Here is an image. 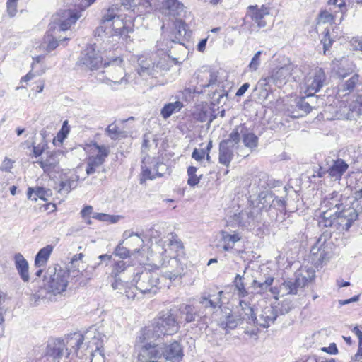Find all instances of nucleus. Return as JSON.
Masks as SVG:
<instances>
[{
  "instance_id": "62",
  "label": "nucleus",
  "mask_w": 362,
  "mask_h": 362,
  "mask_svg": "<svg viewBox=\"0 0 362 362\" xmlns=\"http://www.w3.org/2000/svg\"><path fill=\"white\" fill-rule=\"evenodd\" d=\"M33 69L29 71L25 76L21 78V82H28L32 80L35 76H40L45 72V69H42L41 71H36V73L33 72Z\"/></svg>"
},
{
  "instance_id": "40",
  "label": "nucleus",
  "mask_w": 362,
  "mask_h": 362,
  "mask_svg": "<svg viewBox=\"0 0 362 362\" xmlns=\"http://www.w3.org/2000/svg\"><path fill=\"white\" fill-rule=\"evenodd\" d=\"M123 235L126 238H129V241L127 243L128 245H129L130 247H137L132 250V254L134 255L139 252L140 247H142L144 245L143 239L137 234L129 231H125Z\"/></svg>"
},
{
  "instance_id": "38",
  "label": "nucleus",
  "mask_w": 362,
  "mask_h": 362,
  "mask_svg": "<svg viewBox=\"0 0 362 362\" xmlns=\"http://www.w3.org/2000/svg\"><path fill=\"white\" fill-rule=\"evenodd\" d=\"M218 325L224 329H233L238 326V320L232 315L230 310L226 309L224 312L223 319H221Z\"/></svg>"
},
{
  "instance_id": "24",
  "label": "nucleus",
  "mask_w": 362,
  "mask_h": 362,
  "mask_svg": "<svg viewBox=\"0 0 362 362\" xmlns=\"http://www.w3.org/2000/svg\"><path fill=\"white\" fill-rule=\"evenodd\" d=\"M162 334L158 332V329L154 323L141 330L137 337V344H145L151 343V345L158 346L157 341L161 337Z\"/></svg>"
},
{
  "instance_id": "51",
  "label": "nucleus",
  "mask_w": 362,
  "mask_h": 362,
  "mask_svg": "<svg viewBox=\"0 0 362 362\" xmlns=\"http://www.w3.org/2000/svg\"><path fill=\"white\" fill-rule=\"evenodd\" d=\"M93 218L100 221L115 223L119 220L120 216H112L105 213H94L93 214Z\"/></svg>"
},
{
  "instance_id": "58",
  "label": "nucleus",
  "mask_w": 362,
  "mask_h": 362,
  "mask_svg": "<svg viewBox=\"0 0 362 362\" xmlns=\"http://www.w3.org/2000/svg\"><path fill=\"white\" fill-rule=\"evenodd\" d=\"M203 76L202 77H205L206 78H209L207 83H203L200 82V86L203 88H207L210 86L214 84L216 81V76H215L214 74L208 71H205L202 73Z\"/></svg>"
},
{
  "instance_id": "18",
  "label": "nucleus",
  "mask_w": 362,
  "mask_h": 362,
  "mask_svg": "<svg viewBox=\"0 0 362 362\" xmlns=\"http://www.w3.org/2000/svg\"><path fill=\"white\" fill-rule=\"evenodd\" d=\"M270 8L265 6H249L247 9L245 20L250 18L258 28H264L267 25V17L269 15Z\"/></svg>"
},
{
  "instance_id": "7",
  "label": "nucleus",
  "mask_w": 362,
  "mask_h": 362,
  "mask_svg": "<svg viewBox=\"0 0 362 362\" xmlns=\"http://www.w3.org/2000/svg\"><path fill=\"white\" fill-rule=\"evenodd\" d=\"M132 281L136 285V289L144 294H155L162 287L158 274L146 269L137 272Z\"/></svg>"
},
{
  "instance_id": "1",
  "label": "nucleus",
  "mask_w": 362,
  "mask_h": 362,
  "mask_svg": "<svg viewBox=\"0 0 362 362\" xmlns=\"http://www.w3.org/2000/svg\"><path fill=\"white\" fill-rule=\"evenodd\" d=\"M356 190L355 196L347 193L333 192L327 195L320 204V224L325 227H334L339 232L348 231L358 219L361 210L359 199H362V188Z\"/></svg>"
},
{
  "instance_id": "10",
  "label": "nucleus",
  "mask_w": 362,
  "mask_h": 362,
  "mask_svg": "<svg viewBox=\"0 0 362 362\" xmlns=\"http://www.w3.org/2000/svg\"><path fill=\"white\" fill-rule=\"evenodd\" d=\"M141 170L140 183H144L147 180L163 176L168 171V166L155 158L146 156L142 160Z\"/></svg>"
},
{
  "instance_id": "44",
  "label": "nucleus",
  "mask_w": 362,
  "mask_h": 362,
  "mask_svg": "<svg viewBox=\"0 0 362 362\" xmlns=\"http://www.w3.org/2000/svg\"><path fill=\"white\" fill-rule=\"evenodd\" d=\"M243 127H237L229 135V138L228 139L223 140V141H228V146H230L233 148L235 147L240 140V134H244Z\"/></svg>"
},
{
  "instance_id": "2",
  "label": "nucleus",
  "mask_w": 362,
  "mask_h": 362,
  "mask_svg": "<svg viewBox=\"0 0 362 362\" xmlns=\"http://www.w3.org/2000/svg\"><path fill=\"white\" fill-rule=\"evenodd\" d=\"M122 5L137 16L150 13L153 8L168 18H176L185 10L179 0H122Z\"/></svg>"
},
{
  "instance_id": "15",
  "label": "nucleus",
  "mask_w": 362,
  "mask_h": 362,
  "mask_svg": "<svg viewBox=\"0 0 362 362\" xmlns=\"http://www.w3.org/2000/svg\"><path fill=\"white\" fill-rule=\"evenodd\" d=\"M90 151L95 155L90 156L87 158L86 172L88 175L93 174L97 168L103 164L109 153L108 148L106 146H99L97 144L90 146Z\"/></svg>"
},
{
  "instance_id": "64",
  "label": "nucleus",
  "mask_w": 362,
  "mask_h": 362,
  "mask_svg": "<svg viewBox=\"0 0 362 362\" xmlns=\"http://www.w3.org/2000/svg\"><path fill=\"white\" fill-rule=\"evenodd\" d=\"M350 45L354 50L362 51V37H353L350 40Z\"/></svg>"
},
{
  "instance_id": "8",
  "label": "nucleus",
  "mask_w": 362,
  "mask_h": 362,
  "mask_svg": "<svg viewBox=\"0 0 362 362\" xmlns=\"http://www.w3.org/2000/svg\"><path fill=\"white\" fill-rule=\"evenodd\" d=\"M158 54H142L138 58V74L141 76H153L168 69L166 56L157 61Z\"/></svg>"
},
{
  "instance_id": "48",
  "label": "nucleus",
  "mask_w": 362,
  "mask_h": 362,
  "mask_svg": "<svg viewBox=\"0 0 362 362\" xmlns=\"http://www.w3.org/2000/svg\"><path fill=\"white\" fill-rule=\"evenodd\" d=\"M197 168L194 166H190L187 169L188 180L187 183L189 185L193 187L197 185L202 176V175H197Z\"/></svg>"
},
{
  "instance_id": "27",
  "label": "nucleus",
  "mask_w": 362,
  "mask_h": 362,
  "mask_svg": "<svg viewBox=\"0 0 362 362\" xmlns=\"http://www.w3.org/2000/svg\"><path fill=\"white\" fill-rule=\"evenodd\" d=\"M277 317V312L272 305H266L261 310L258 318L256 319V324L262 327H268L274 323Z\"/></svg>"
},
{
  "instance_id": "36",
  "label": "nucleus",
  "mask_w": 362,
  "mask_h": 362,
  "mask_svg": "<svg viewBox=\"0 0 362 362\" xmlns=\"http://www.w3.org/2000/svg\"><path fill=\"white\" fill-rule=\"evenodd\" d=\"M270 291L274 295L276 300L278 299V296L284 295H296V291L293 287L291 281H285L281 286L278 287H271Z\"/></svg>"
},
{
  "instance_id": "57",
  "label": "nucleus",
  "mask_w": 362,
  "mask_h": 362,
  "mask_svg": "<svg viewBox=\"0 0 362 362\" xmlns=\"http://www.w3.org/2000/svg\"><path fill=\"white\" fill-rule=\"evenodd\" d=\"M113 279V281L111 282V286L114 290H118L122 291L125 288L126 281L125 280H122L120 276H117V277H112Z\"/></svg>"
},
{
  "instance_id": "31",
  "label": "nucleus",
  "mask_w": 362,
  "mask_h": 362,
  "mask_svg": "<svg viewBox=\"0 0 362 362\" xmlns=\"http://www.w3.org/2000/svg\"><path fill=\"white\" fill-rule=\"evenodd\" d=\"M343 112L350 120L356 119L357 117L362 115V95L358 96L347 107H344Z\"/></svg>"
},
{
  "instance_id": "55",
  "label": "nucleus",
  "mask_w": 362,
  "mask_h": 362,
  "mask_svg": "<svg viewBox=\"0 0 362 362\" xmlns=\"http://www.w3.org/2000/svg\"><path fill=\"white\" fill-rule=\"evenodd\" d=\"M319 255H317L316 259L317 262L322 263L324 261L327 260L330 257V250L328 245L326 244L325 240L324 239L323 246L321 247Z\"/></svg>"
},
{
  "instance_id": "39",
  "label": "nucleus",
  "mask_w": 362,
  "mask_h": 362,
  "mask_svg": "<svg viewBox=\"0 0 362 362\" xmlns=\"http://www.w3.org/2000/svg\"><path fill=\"white\" fill-rule=\"evenodd\" d=\"M182 107L183 104L179 100L167 103L160 110V115L163 119H166L173 114L180 112Z\"/></svg>"
},
{
  "instance_id": "22",
  "label": "nucleus",
  "mask_w": 362,
  "mask_h": 362,
  "mask_svg": "<svg viewBox=\"0 0 362 362\" xmlns=\"http://www.w3.org/2000/svg\"><path fill=\"white\" fill-rule=\"evenodd\" d=\"M140 347L137 362H157L162 354L158 346L151 345V343L138 344Z\"/></svg>"
},
{
  "instance_id": "49",
  "label": "nucleus",
  "mask_w": 362,
  "mask_h": 362,
  "mask_svg": "<svg viewBox=\"0 0 362 362\" xmlns=\"http://www.w3.org/2000/svg\"><path fill=\"white\" fill-rule=\"evenodd\" d=\"M126 271H129V268H127L125 262L123 260L116 262L112 266L110 277L120 276V274L123 272L124 273Z\"/></svg>"
},
{
  "instance_id": "16",
  "label": "nucleus",
  "mask_w": 362,
  "mask_h": 362,
  "mask_svg": "<svg viewBox=\"0 0 362 362\" xmlns=\"http://www.w3.org/2000/svg\"><path fill=\"white\" fill-rule=\"evenodd\" d=\"M329 10L320 11L318 21L322 23H332L338 13L344 14L346 10L345 0H329Z\"/></svg>"
},
{
  "instance_id": "60",
  "label": "nucleus",
  "mask_w": 362,
  "mask_h": 362,
  "mask_svg": "<svg viewBox=\"0 0 362 362\" xmlns=\"http://www.w3.org/2000/svg\"><path fill=\"white\" fill-rule=\"evenodd\" d=\"M47 147V144L45 141L39 144L37 146H33V153L35 157H41Z\"/></svg>"
},
{
  "instance_id": "45",
  "label": "nucleus",
  "mask_w": 362,
  "mask_h": 362,
  "mask_svg": "<svg viewBox=\"0 0 362 362\" xmlns=\"http://www.w3.org/2000/svg\"><path fill=\"white\" fill-rule=\"evenodd\" d=\"M105 132L107 136H110L112 139H117L123 135L124 136H126L125 132H122L118 125L115 123H112L108 125Z\"/></svg>"
},
{
  "instance_id": "6",
  "label": "nucleus",
  "mask_w": 362,
  "mask_h": 362,
  "mask_svg": "<svg viewBox=\"0 0 362 362\" xmlns=\"http://www.w3.org/2000/svg\"><path fill=\"white\" fill-rule=\"evenodd\" d=\"M105 336L97 331L95 328H90L85 335L75 333L67 341V346L71 347L78 357H82L79 354V349L83 347L84 340H86V351L89 354L93 351H99L103 346Z\"/></svg>"
},
{
  "instance_id": "26",
  "label": "nucleus",
  "mask_w": 362,
  "mask_h": 362,
  "mask_svg": "<svg viewBox=\"0 0 362 362\" xmlns=\"http://www.w3.org/2000/svg\"><path fill=\"white\" fill-rule=\"evenodd\" d=\"M83 255L82 253L76 254L73 256L71 262L67 266V269H65L67 274V279L69 278L75 279L79 277L83 274L84 264L82 262Z\"/></svg>"
},
{
  "instance_id": "25",
  "label": "nucleus",
  "mask_w": 362,
  "mask_h": 362,
  "mask_svg": "<svg viewBox=\"0 0 362 362\" xmlns=\"http://www.w3.org/2000/svg\"><path fill=\"white\" fill-rule=\"evenodd\" d=\"M81 62L90 70L98 69L103 65V59L96 50L90 47L87 48L85 54L81 57Z\"/></svg>"
},
{
  "instance_id": "11",
  "label": "nucleus",
  "mask_w": 362,
  "mask_h": 362,
  "mask_svg": "<svg viewBox=\"0 0 362 362\" xmlns=\"http://www.w3.org/2000/svg\"><path fill=\"white\" fill-rule=\"evenodd\" d=\"M326 74L322 68H315L304 78L301 85L307 97H313L326 83Z\"/></svg>"
},
{
  "instance_id": "5",
  "label": "nucleus",
  "mask_w": 362,
  "mask_h": 362,
  "mask_svg": "<svg viewBox=\"0 0 362 362\" xmlns=\"http://www.w3.org/2000/svg\"><path fill=\"white\" fill-rule=\"evenodd\" d=\"M183 248L181 240L178 238L177 235L175 233L169 234L168 238V243L163 245L162 252L160 253V260H159L156 266L168 267H175L174 269L168 271L165 275L161 277V279H169L170 281H175L179 277L182 272V268L178 259L175 257V255L182 250Z\"/></svg>"
},
{
  "instance_id": "12",
  "label": "nucleus",
  "mask_w": 362,
  "mask_h": 362,
  "mask_svg": "<svg viewBox=\"0 0 362 362\" xmlns=\"http://www.w3.org/2000/svg\"><path fill=\"white\" fill-rule=\"evenodd\" d=\"M67 274L64 269L54 268L53 274L45 279V286L48 292L57 295L65 291L69 282Z\"/></svg>"
},
{
  "instance_id": "17",
  "label": "nucleus",
  "mask_w": 362,
  "mask_h": 362,
  "mask_svg": "<svg viewBox=\"0 0 362 362\" xmlns=\"http://www.w3.org/2000/svg\"><path fill=\"white\" fill-rule=\"evenodd\" d=\"M68 348L62 340L55 339L49 341L46 348V356L53 362H61L63 358H69L71 352H68Z\"/></svg>"
},
{
  "instance_id": "41",
  "label": "nucleus",
  "mask_w": 362,
  "mask_h": 362,
  "mask_svg": "<svg viewBox=\"0 0 362 362\" xmlns=\"http://www.w3.org/2000/svg\"><path fill=\"white\" fill-rule=\"evenodd\" d=\"M359 83V76L358 74L353 75L349 80L341 83L338 88V92L343 95H346L354 90V88Z\"/></svg>"
},
{
  "instance_id": "47",
  "label": "nucleus",
  "mask_w": 362,
  "mask_h": 362,
  "mask_svg": "<svg viewBox=\"0 0 362 362\" xmlns=\"http://www.w3.org/2000/svg\"><path fill=\"white\" fill-rule=\"evenodd\" d=\"M6 295L0 292V337L3 335L4 331V315L6 313L7 307L4 305Z\"/></svg>"
},
{
  "instance_id": "61",
  "label": "nucleus",
  "mask_w": 362,
  "mask_h": 362,
  "mask_svg": "<svg viewBox=\"0 0 362 362\" xmlns=\"http://www.w3.org/2000/svg\"><path fill=\"white\" fill-rule=\"evenodd\" d=\"M323 242L324 240L322 238H319L315 244L310 249V253L315 259L317 255H319L320 250H322L321 247L323 246Z\"/></svg>"
},
{
  "instance_id": "46",
  "label": "nucleus",
  "mask_w": 362,
  "mask_h": 362,
  "mask_svg": "<svg viewBox=\"0 0 362 362\" xmlns=\"http://www.w3.org/2000/svg\"><path fill=\"white\" fill-rule=\"evenodd\" d=\"M243 141L244 145L251 150L255 149L258 145V137L253 133L243 134Z\"/></svg>"
},
{
  "instance_id": "19",
  "label": "nucleus",
  "mask_w": 362,
  "mask_h": 362,
  "mask_svg": "<svg viewBox=\"0 0 362 362\" xmlns=\"http://www.w3.org/2000/svg\"><path fill=\"white\" fill-rule=\"evenodd\" d=\"M223 293V291L204 292L199 298V304L202 308L209 309L210 312L214 313L222 305L221 298Z\"/></svg>"
},
{
  "instance_id": "42",
  "label": "nucleus",
  "mask_w": 362,
  "mask_h": 362,
  "mask_svg": "<svg viewBox=\"0 0 362 362\" xmlns=\"http://www.w3.org/2000/svg\"><path fill=\"white\" fill-rule=\"evenodd\" d=\"M274 281V278L267 277L264 281L253 280L251 286L257 293H262L271 286Z\"/></svg>"
},
{
  "instance_id": "32",
  "label": "nucleus",
  "mask_w": 362,
  "mask_h": 362,
  "mask_svg": "<svg viewBox=\"0 0 362 362\" xmlns=\"http://www.w3.org/2000/svg\"><path fill=\"white\" fill-rule=\"evenodd\" d=\"M15 267L24 282H28L30 280V275L28 272V263L21 253H17L14 256Z\"/></svg>"
},
{
  "instance_id": "30",
  "label": "nucleus",
  "mask_w": 362,
  "mask_h": 362,
  "mask_svg": "<svg viewBox=\"0 0 362 362\" xmlns=\"http://www.w3.org/2000/svg\"><path fill=\"white\" fill-rule=\"evenodd\" d=\"M228 141H221L219 144L218 161L221 164L228 167L233 158L235 148L228 146Z\"/></svg>"
},
{
  "instance_id": "35",
  "label": "nucleus",
  "mask_w": 362,
  "mask_h": 362,
  "mask_svg": "<svg viewBox=\"0 0 362 362\" xmlns=\"http://www.w3.org/2000/svg\"><path fill=\"white\" fill-rule=\"evenodd\" d=\"M176 33H175L174 37H173L170 40H167L166 45H168V43H177L180 45H182V37L186 34V29H185V25L182 22H177L176 25ZM161 42H158V47L163 52L167 51L168 49V46H167L166 48L163 47L162 45H160Z\"/></svg>"
},
{
  "instance_id": "3",
  "label": "nucleus",
  "mask_w": 362,
  "mask_h": 362,
  "mask_svg": "<svg viewBox=\"0 0 362 362\" xmlns=\"http://www.w3.org/2000/svg\"><path fill=\"white\" fill-rule=\"evenodd\" d=\"M80 17V13L70 9L60 11L52 16L49 30L44 37L42 44V46H45L46 52L53 51L59 45V41L66 40V37L62 38L59 33L61 31L69 30Z\"/></svg>"
},
{
  "instance_id": "34",
  "label": "nucleus",
  "mask_w": 362,
  "mask_h": 362,
  "mask_svg": "<svg viewBox=\"0 0 362 362\" xmlns=\"http://www.w3.org/2000/svg\"><path fill=\"white\" fill-rule=\"evenodd\" d=\"M51 196L52 191L49 189L41 187H29L28 189L27 197L28 199L31 200L37 201L38 198L47 200Z\"/></svg>"
},
{
  "instance_id": "52",
  "label": "nucleus",
  "mask_w": 362,
  "mask_h": 362,
  "mask_svg": "<svg viewBox=\"0 0 362 362\" xmlns=\"http://www.w3.org/2000/svg\"><path fill=\"white\" fill-rule=\"evenodd\" d=\"M262 54V51L257 52L253 57L252 58L250 64L247 66V70L250 72H255L257 71L261 64L260 57Z\"/></svg>"
},
{
  "instance_id": "23",
  "label": "nucleus",
  "mask_w": 362,
  "mask_h": 362,
  "mask_svg": "<svg viewBox=\"0 0 362 362\" xmlns=\"http://www.w3.org/2000/svg\"><path fill=\"white\" fill-rule=\"evenodd\" d=\"M218 246L226 252L231 251L235 243L242 239V235L237 231L221 230L219 233Z\"/></svg>"
},
{
  "instance_id": "20",
  "label": "nucleus",
  "mask_w": 362,
  "mask_h": 362,
  "mask_svg": "<svg viewBox=\"0 0 362 362\" xmlns=\"http://www.w3.org/2000/svg\"><path fill=\"white\" fill-rule=\"evenodd\" d=\"M315 276V272L313 269L308 267H301L295 273V279H289L291 281L293 288L296 291V294L298 291L304 288L305 285L311 281Z\"/></svg>"
},
{
  "instance_id": "59",
  "label": "nucleus",
  "mask_w": 362,
  "mask_h": 362,
  "mask_svg": "<svg viewBox=\"0 0 362 362\" xmlns=\"http://www.w3.org/2000/svg\"><path fill=\"white\" fill-rule=\"evenodd\" d=\"M293 308V303L291 300L288 299H285L283 300L280 305L279 308V313L281 315H284L289 313Z\"/></svg>"
},
{
  "instance_id": "4",
  "label": "nucleus",
  "mask_w": 362,
  "mask_h": 362,
  "mask_svg": "<svg viewBox=\"0 0 362 362\" xmlns=\"http://www.w3.org/2000/svg\"><path fill=\"white\" fill-rule=\"evenodd\" d=\"M122 7L125 10L129 11V9H126L122 5V0H120V6L118 4H113L104 13L100 28L107 35L127 37L128 34L133 31L132 21H124L121 18L119 12L122 10ZM130 12L133 13L131 10Z\"/></svg>"
},
{
  "instance_id": "63",
  "label": "nucleus",
  "mask_w": 362,
  "mask_h": 362,
  "mask_svg": "<svg viewBox=\"0 0 362 362\" xmlns=\"http://www.w3.org/2000/svg\"><path fill=\"white\" fill-rule=\"evenodd\" d=\"M17 4L7 1L6 10L10 17H13L17 13Z\"/></svg>"
},
{
  "instance_id": "33",
  "label": "nucleus",
  "mask_w": 362,
  "mask_h": 362,
  "mask_svg": "<svg viewBox=\"0 0 362 362\" xmlns=\"http://www.w3.org/2000/svg\"><path fill=\"white\" fill-rule=\"evenodd\" d=\"M78 167L74 173H72L67 180H62L59 184L58 192L61 194H68L71 189L77 187V183L79 180V176L77 175L78 170Z\"/></svg>"
},
{
  "instance_id": "9",
  "label": "nucleus",
  "mask_w": 362,
  "mask_h": 362,
  "mask_svg": "<svg viewBox=\"0 0 362 362\" xmlns=\"http://www.w3.org/2000/svg\"><path fill=\"white\" fill-rule=\"evenodd\" d=\"M103 65L107 69L106 73L111 83L124 87L129 83V76L124 69V61L121 57L112 58L105 62Z\"/></svg>"
},
{
  "instance_id": "50",
  "label": "nucleus",
  "mask_w": 362,
  "mask_h": 362,
  "mask_svg": "<svg viewBox=\"0 0 362 362\" xmlns=\"http://www.w3.org/2000/svg\"><path fill=\"white\" fill-rule=\"evenodd\" d=\"M250 213L247 211H242L238 214H235L233 216V220L241 226H247V225H250Z\"/></svg>"
},
{
  "instance_id": "29",
  "label": "nucleus",
  "mask_w": 362,
  "mask_h": 362,
  "mask_svg": "<svg viewBox=\"0 0 362 362\" xmlns=\"http://www.w3.org/2000/svg\"><path fill=\"white\" fill-rule=\"evenodd\" d=\"M348 164L342 159L332 160L331 165L327 170L329 175L334 180H339L341 175L347 170Z\"/></svg>"
},
{
  "instance_id": "14",
  "label": "nucleus",
  "mask_w": 362,
  "mask_h": 362,
  "mask_svg": "<svg viewBox=\"0 0 362 362\" xmlns=\"http://www.w3.org/2000/svg\"><path fill=\"white\" fill-rule=\"evenodd\" d=\"M154 325L163 336L172 335L177 332L180 328L179 322L170 311L160 313L155 320Z\"/></svg>"
},
{
  "instance_id": "13",
  "label": "nucleus",
  "mask_w": 362,
  "mask_h": 362,
  "mask_svg": "<svg viewBox=\"0 0 362 362\" xmlns=\"http://www.w3.org/2000/svg\"><path fill=\"white\" fill-rule=\"evenodd\" d=\"M63 157L64 153L61 151H47L35 163L39 164L45 173L51 175L59 172V162Z\"/></svg>"
},
{
  "instance_id": "21",
  "label": "nucleus",
  "mask_w": 362,
  "mask_h": 362,
  "mask_svg": "<svg viewBox=\"0 0 362 362\" xmlns=\"http://www.w3.org/2000/svg\"><path fill=\"white\" fill-rule=\"evenodd\" d=\"M296 69H297V67L291 63L286 64L284 66L275 69L268 77V81L280 87L282 84L286 83Z\"/></svg>"
},
{
  "instance_id": "28",
  "label": "nucleus",
  "mask_w": 362,
  "mask_h": 362,
  "mask_svg": "<svg viewBox=\"0 0 362 362\" xmlns=\"http://www.w3.org/2000/svg\"><path fill=\"white\" fill-rule=\"evenodd\" d=\"M161 354L166 361L170 362H180L183 356L180 344L176 341L165 346L164 351Z\"/></svg>"
},
{
  "instance_id": "56",
  "label": "nucleus",
  "mask_w": 362,
  "mask_h": 362,
  "mask_svg": "<svg viewBox=\"0 0 362 362\" xmlns=\"http://www.w3.org/2000/svg\"><path fill=\"white\" fill-rule=\"evenodd\" d=\"M123 242L118 244L114 251V254L120 258L125 259L129 256L130 250L122 246Z\"/></svg>"
},
{
  "instance_id": "54",
  "label": "nucleus",
  "mask_w": 362,
  "mask_h": 362,
  "mask_svg": "<svg viewBox=\"0 0 362 362\" xmlns=\"http://www.w3.org/2000/svg\"><path fill=\"white\" fill-rule=\"evenodd\" d=\"M243 279H245L244 276L237 274L234 281L235 288L238 291V295L240 297H245L247 295V292L245 288V284L243 283Z\"/></svg>"
},
{
  "instance_id": "43",
  "label": "nucleus",
  "mask_w": 362,
  "mask_h": 362,
  "mask_svg": "<svg viewBox=\"0 0 362 362\" xmlns=\"http://www.w3.org/2000/svg\"><path fill=\"white\" fill-rule=\"evenodd\" d=\"M198 314L194 310V308L189 305H186L183 307L181 311V317H184L186 322H192L195 321Z\"/></svg>"
},
{
  "instance_id": "37",
  "label": "nucleus",
  "mask_w": 362,
  "mask_h": 362,
  "mask_svg": "<svg viewBox=\"0 0 362 362\" xmlns=\"http://www.w3.org/2000/svg\"><path fill=\"white\" fill-rule=\"evenodd\" d=\"M52 251L53 247L50 245L40 249L35 256V266L37 267H45L47 264Z\"/></svg>"
},
{
  "instance_id": "53",
  "label": "nucleus",
  "mask_w": 362,
  "mask_h": 362,
  "mask_svg": "<svg viewBox=\"0 0 362 362\" xmlns=\"http://www.w3.org/2000/svg\"><path fill=\"white\" fill-rule=\"evenodd\" d=\"M307 95L303 96L297 99L296 103V107L300 110L304 114L309 113L311 110L312 107L309 102L306 101V98H308Z\"/></svg>"
}]
</instances>
